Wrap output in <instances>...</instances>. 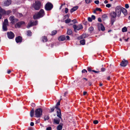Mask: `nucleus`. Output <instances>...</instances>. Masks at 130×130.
Returning a JSON list of instances; mask_svg holds the SVG:
<instances>
[{
	"label": "nucleus",
	"instance_id": "9b49d317",
	"mask_svg": "<svg viewBox=\"0 0 130 130\" xmlns=\"http://www.w3.org/2000/svg\"><path fill=\"white\" fill-rule=\"evenodd\" d=\"M25 24V22L24 21H21L17 23L15 25V27L16 28H20L21 25Z\"/></svg>",
	"mask_w": 130,
	"mask_h": 130
},
{
	"label": "nucleus",
	"instance_id": "f03ea898",
	"mask_svg": "<svg viewBox=\"0 0 130 130\" xmlns=\"http://www.w3.org/2000/svg\"><path fill=\"white\" fill-rule=\"evenodd\" d=\"M42 110L41 108L37 109L35 111V115L36 117L39 118L41 117L42 115Z\"/></svg>",
	"mask_w": 130,
	"mask_h": 130
},
{
	"label": "nucleus",
	"instance_id": "a18cd8bd",
	"mask_svg": "<svg viewBox=\"0 0 130 130\" xmlns=\"http://www.w3.org/2000/svg\"><path fill=\"white\" fill-rule=\"evenodd\" d=\"M94 3L96 4H98L99 3V1L98 0L95 1L94 2Z\"/></svg>",
	"mask_w": 130,
	"mask_h": 130
},
{
	"label": "nucleus",
	"instance_id": "6e6552de",
	"mask_svg": "<svg viewBox=\"0 0 130 130\" xmlns=\"http://www.w3.org/2000/svg\"><path fill=\"white\" fill-rule=\"evenodd\" d=\"M9 20L11 21V23L12 24H14L18 21V20L17 19H15L14 16L13 15H11L10 17Z\"/></svg>",
	"mask_w": 130,
	"mask_h": 130
},
{
	"label": "nucleus",
	"instance_id": "a878e982",
	"mask_svg": "<svg viewBox=\"0 0 130 130\" xmlns=\"http://www.w3.org/2000/svg\"><path fill=\"white\" fill-rule=\"evenodd\" d=\"M33 26L32 23H31V21L28 24V25L27 26V27L28 28H29L30 27Z\"/></svg>",
	"mask_w": 130,
	"mask_h": 130
},
{
	"label": "nucleus",
	"instance_id": "20e7f679",
	"mask_svg": "<svg viewBox=\"0 0 130 130\" xmlns=\"http://www.w3.org/2000/svg\"><path fill=\"white\" fill-rule=\"evenodd\" d=\"M8 25V20L7 19H5L3 24L2 28L3 31H6L7 30V27Z\"/></svg>",
	"mask_w": 130,
	"mask_h": 130
},
{
	"label": "nucleus",
	"instance_id": "4be33fe9",
	"mask_svg": "<svg viewBox=\"0 0 130 130\" xmlns=\"http://www.w3.org/2000/svg\"><path fill=\"white\" fill-rule=\"evenodd\" d=\"M122 11L124 15H126L127 14V10L124 8H122Z\"/></svg>",
	"mask_w": 130,
	"mask_h": 130
},
{
	"label": "nucleus",
	"instance_id": "4468645a",
	"mask_svg": "<svg viewBox=\"0 0 130 130\" xmlns=\"http://www.w3.org/2000/svg\"><path fill=\"white\" fill-rule=\"evenodd\" d=\"M11 0H7L4 2V6H8L11 4Z\"/></svg>",
	"mask_w": 130,
	"mask_h": 130
},
{
	"label": "nucleus",
	"instance_id": "69168bd1",
	"mask_svg": "<svg viewBox=\"0 0 130 130\" xmlns=\"http://www.w3.org/2000/svg\"><path fill=\"white\" fill-rule=\"evenodd\" d=\"M11 72V71L10 70H9L8 71L7 73L8 74H10V73Z\"/></svg>",
	"mask_w": 130,
	"mask_h": 130
},
{
	"label": "nucleus",
	"instance_id": "a211bd4d",
	"mask_svg": "<svg viewBox=\"0 0 130 130\" xmlns=\"http://www.w3.org/2000/svg\"><path fill=\"white\" fill-rule=\"evenodd\" d=\"M98 29L99 30H100L102 31H104L105 30V28L103 25L102 24H101L98 28Z\"/></svg>",
	"mask_w": 130,
	"mask_h": 130
},
{
	"label": "nucleus",
	"instance_id": "de8ad7c7",
	"mask_svg": "<svg viewBox=\"0 0 130 130\" xmlns=\"http://www.w3.org/2000/svg\"><path fill=\"white\" fill-rule=\"evenodd\" d=\"M17 15L18 16H19L20 17H21L23 15L21 13H18L17 14Z\"/></svg>",
	"mask_w": 130,
	"mask_h": 130
},
{
	"label": "nucleus",
	"instance_id": "f257e3e1",
	"mask_svg": "<svg viewBox=\"0 0 130 130\" xmlns=\"http://www.w3.org/2000/svg\"><path fill=\"white\" fill-rule=\"evenodd\" d=\"M44 14V10L43 9H41L38 14H36L34 16L33 18L34 19H36L42 17Z\"/></svg>",
	"mask_w": 130,
	"mask_h": 130
},
{
	"label": "nucleus",
	"instance_id": "052dcab7",
	"mask_svg": "<svg viewBox=\"0 0 130 130\" xmlns=\"http://www.w3.org/2000/svg\"><path fill=\"white\" fill-rule=\"evenodd\" d=\"M92 71L95 73H99V71H95L94 70H92Z\"/></svg>",
	"mask_w": 130,
	"mask_h": 130
},
{
	"label": "nucleus",
	"instance_id": "473e14b6",
	"mask_svg": "<svg viewBox=\"0 0 130 130\" xmlns=\"http://www.w3.org/2000/svg\"><path fill=\"white\" fill-rule=\"evenodd\" d=\"M31 23H32V25L34 26L37 25L38 24V22L37 21H35L33 22L31 21Z\"/></svg>",
	"mask_w": 130,
	"mask_h": 130
},
{
	"label": "nucleus",
	"instance_id": "e2e57ef3",
	"mask_svg": "<svg viewBox=\"0 0 130 130\" xmlns=\"http://www.w3.org/2000/svg\"><path fill=\"white\" fill-rule=\"evenodd\" d=\"M60 105V102L59 101L56 104V106H59Z\"/></svg>",
	"mask_w": 130,
	"mask_h": 130
},
{
	"label": "nucleus",
	"instance_id": "dca6fc26",
	"mask_svg": "<svg viewBox=\"0 0 130 130\" xmlns=\"http://www.w3.org/2000/svg\"><path fill=\"white\" fill-rule=\"evenodd\" d=\"M57 116L59 118L61 119V114L60 109H59L57 111Z\"/></svg>",
	"mask_w": 130,
	"mask_h": 130
},
{
	"label": "nucleus",
	"instance_id": "39448f33",
	"mask_svg": "<svg viewBox=\"0 0 130 130\" xmlns=\"http://www.w3.org/2000/svg\"><path fill=\"white\" fill-rule=\"evenodd\" d=\"M73 27L75 32H76L77 30H79L83 28L82 25L81 24H79L77 26L75 24L73 25Z\"/></svg>",
	"mask_w": 130,
	"mask_h": 130
},
{
	"label": "nucleus",
	"instance_id": "2f4dec72",
	"mask_svg": "<svg viewBox=\"0 0 130 130\" xmlns=\"http://www.w3.org/2000/svg\"><path fill=\"white\" fill-rule=\"evenodd\" d=\"M44 119L45 121L46 120H48L49 118V117L48 116H45L44 117Z\"/></svg>",
	"mask_w": 130,
	"mask_h": 130
},
{
	"label": "nucleus",
	"instance_id": "4d7b16f0",
	"mask_svg": "<svg viewBox=\"0 0 130 130\" xmlns=\"http://www.w3.org/2000/svg\"><path fill=\"white\" fill-rule=\"evenodd\" d=\"M34 125V123L33 122H31L30 123V125L31 126H32Z\"/></svg>",
	"mask_w": 130,
	"mask_h": 130
},
{
	"label": "nucleus",
	"instance_id": "ea45409f",
	"mask_svg": "<svg viewBox=\"0 0 130 130\" xmlns=\"http://www.w3.org/2000/svg\"><path fill=\"white\" fill-rule=\"evenodd\" d=\"M93 123L95 124H96L98 123V121L97 120H95L93 121Z\"/></svg>",
	"mask_w": 130,
	"mask_h": 130
},
{
	"label": "nucleus",
	"instance_id": "864d4df0",
	"mask_svg": "<svg viewBox=\"0 0 130 130\" xmlns=\"http://www.w3.org/2000/svg\"><path fill=\"white\" fill-rule=\"evenodd\" d=\"M66 39L68 40H70V37L69 36H66Z\"/></svg>",
	"mask_w": 130,
	"mask_h": 130
},
{
	"label": "nucleus",
	"instance_id": "f704fd0d",
	"mask_svg": "<svg viewBox=\"0 0 130 130\" xmlns=\"http://www.w3.org/2000/svg\"><path fill=\"white\" fill-rule=\"evenodd\" d=\"M31 32L30 31L28 30L27 31V35L30 36L31 35Z\"/></svg>",
	"mask_w": 130,
	"mask_h": 130
},
{
	"label": "nucleus",
	"instance_id": "9d476101",
	"mask_svg": "<svg viewBox=\"0 0 130 130\" xmlns=\"http://www.w3.org/2000/svg\"><path fill=\"white\" fill-rule=\"evenodd\" d=\"M7 34L8 37L10 39H12L14 37V34L11 31L7 32Z\"/></svg>",
	"mask_w": 130,
	"mask_h": 130
},
{
	"label": "nucleus",
	"instance_id": "f8f14e48",
	"mask_svg": "<svg viewBox=\"0 0 130 130\" xmlns=\"http://www.w3.org/2000/svg\"><path fill=\"white\" fill-rule=\"evenodd\" d=\"M60 120L59 118H55L53 119V123L57 124H58L59 123Z\"/></svg>",
	"mask_w": 130,
	"mask_h": 130
},
{
	"label": "nucleus",
	"instance_id": "3c124183",
	"mask_svg": "<svg viewBox=\"0 0 130 130\" xmlns=\"http://www.w3.org/2000/svg\"><path fill=\"white\" fill-rule=\"evenodd\" d=\"M129 7V5L127 4H126L125 5V7L126 8H128Z\"/></svg>",
	"mask_w": 130,
	"mask_h": 130
},
{
	"label": "nucleus",
	"instance_id": "0e129e2a",
	"mask_svg": "<svg viewBox=\"0 0 130 130\" xmlns=\"http://www.w3.org/2000/svg\"><path fill=\"white\" fill-rule=\"evenodd\" d=\"M87 93V92L85 91L83 92V95H85Z\"/></svg>",
	"mask_w": 130,
	"mask_h": 130
},
{
	"label": "nucleus",
	"instance_id": "cd10ccee",
	"mask_svg": "<svg viewBox=\"0 0 130 130\" xmlns=\"http://www.w3.org/2000/svg\"><path fill=\"white\" fill-rule=\"evenodd\" d=\"M71 22H72V23H70V25H72L73 24H74L77 23V22L75 19L72 20Z\"/></svg>",
	"mask_w": 130,
	"mask_h": 130
},
{
	"label": "nucleus",
	"instance_id": "0eeeda50",
	"mask_svg": "<svg viewBox=\"0 0 130 130\" xmlns=\"http://www.w3.org/2000/svg\"><path fill=\"white\" fill-rule=\"evenodd\" d=\"M53 7V5L51 3H47L45 5V9L46 10L49 11L51 10Z\"/></svg>",
	"mask_w": 130,
	"mask_h": 130
},
{
	"label": "nucleus",
	"instance_id": "5fc2aeb1",
	"mask_svg": "<svg viewBox=\"0 0 130 130\" xmlns=\"http://www.w3.org/2000/svg\"><path fill=\"white\" fill-rule=\"evenodd\" d=\"M87 69L90 72L92 71L91 68L89 67H88Z\"/></svg>",
	"mask_w": 130,
	"mask_h": 130
},
{
	"label": "nucleus",
	"instance_id": "680f3d73",
	"mask_svg": "<svg viewBox=\"0 0 130 130\" xmlns=\"http://www.w3.org/2000/svg\"><path fill=\"white\" fill-rule=\"evenodd\" d=\"M98 21L100 22H102V20L100 18H99L98 19Z\"/></svg>",
	"mask_w": 130,
	"mask_h": 130
},
{
	"label": "nucleus",
	"instance_id": "7c9ffc66",
	"mask_svg": "<svg viewBox=\"0 0 130 130\" xmlns=\"http://www.w3.org/2000/svg\"><path fill=\"white\" fill-rule=\"evenodd\" d=\"M57 33V31L56 30H54L52 32L51 35H53L56 34Z\"/></svg>",
	"mask_w": 130,
	"mask_h": 130
},
{
	"label": "nucleus",
	"instance_id": "c756f323",
	"mask_svg": "<svg viewBox=\"0 0 130 130\" xmlns=\"http://www.w3.org/2000/svg\"><path fill=\"white\" fill-rule=\"evenodd\" d=\"M80 43L83 45H84L85 43V41L84 39H83L80 41Z\"/></svg>",
	"mask_w": 130,
	"mask_h": 130
},
{
	"label": "nucleus",
	"instance_id": "09e8293b",
	"mask_svg": "<svg viewBox=\"0 0 130 130\" xmlns=\"http://www.w3.org/2000/svg\"><path fill=\"white\" fill-rule=\"evenodd\" d=\"M92 18V19H93V20H94L95 19V17L94 15H92L91 16V18Z\"/></svg>",
	"mask_w": 130,
	"mask_h": 130
},
{
	"label": "nucleus",
	"instance_id": "c03bdc74",
	"mask_svg": "<svg viewBox=\"0 0 130 130\" xmlns=\"http://www.w3.org/2000/svg\"><path fill=\"white\" fill-rule=\"evenodd\" d=\"M82 73H85V72H86V73H87V71L85 69H84L82 71Z\"/></svg>",
	"mask_w": 130,
	"mask_h": 130
},
{
	"label": "nucleus",
	"instance_id": "e433bc0d",
	"mask_svg": "<svg viewBox=\"0 0 130 130\" xmlns=\"http://www.w3.org/2000/svg\"><path fill=\"white\" fill-rule=\"evenodd\" d=\"M102 18L105 19L107 18V16L106 14H104L102 15Z\"/></svg>",
	"mask_w": 130,
	"mask_h": 130
},
{
	"label": "nucleus",
	"instance_id": "f3484780",
	"mask_svg": "<svg viewBox=\"0 0 130 130\" xmlns=\"http://www.w3.org/2000/svg\"><path fill=\"white\" fill-rule=\"evenodd\" d=\"M66 39V37L64 35H62L60 36L58 38L59 40L60 41H62Z\"/></svg>",
	"mask_w": 130,
	"mask_h": 130
},
{
	"label": "nucleus",
	"instance_id": "6ab92c4d",
	"mask_svg": "<svg viewBox=\"0 0 130 130\" xmlns=\"http://www.w3.org/2000/svg\"><path fill=\"white\" fill-rule=\"evenodd\" d=\"M5 10L0 6V13L2 15H5Z\"/></svg>",
	"mask_w": 130,
	"mask_h": 130
},
{
	"label": "nucleus",
	"instance_id": "393cba45",
	"mask_svg": "<svg viewBox=\"0 0 130 130\" xmlns=\"http://www.w3.org/2000/svg\"><path fill=\"white\" fill-rule=\"evenodd\" d=\"M11 10H7V11H5V15H8L11 12Z\"/></svg>",
	"mask_w": 130,
	"mask_h": 130
},
{
	"label": "nucleus",
	"instance_id": "774afa93",
	"mask_svg": "<svg viewBox=\"0 0 130 130\" xmlns=\"http://www.w3.org/2000/svg\"><path fill=\"white\" fill-rule=\"evenodd\" d=\"M65 17L66 18H68V15H66L65 16Z\"/></svg>",
	"mask_w": 130,
	"mask_h": 130
},
{
	"label": "nucleus",
	"instance_id": "58836bf2",
	"mask_svg": "<svg viewBox=\"0 0 130 130\" xmlns=\"http://www.w3.org/2000/svg\"><path fill=\"white\" fill-rule=\"evenodd\" d=\"M96 10L97 11H99L100 12H101L102 11V10L101 9L99 8H96Z\"/></svg>",
	"mask_w": 130,
	"mask_h": 130
},
{
	"label": "nucleus",
	"instance_id": "37998d69",
	"mask_svg": "<svg viewBox=\"0 0 130 130\" xmlns=\"http://www.w3.org/2000/svg\"><path fill=\"white\" fill-rule=\"evenodd\" d=\"M88 20L89 21L91 22L92 21V18L90 17H88Z\"/></svg>",
	"mask_w": 130,
	"mask_h": 130
},
{
	"label": "nucleus",
	"instance_id": "b1692460",
	"mask_svg": "<svg viewBox=\"0 0 130 130\" xmlns=\"http://www.w3.org/2000/svg\"><path fill=\"white\" fill-rule=\"evenodd\" d=\"M34 110L33 109H32L30 112V115L31 117H32L34 115Z\"/></svg>",
	"mask_w": 130,
	"mask_h": 130
},
{
	"label": "nucleus",
	"instance_id": "aec40b11",
	"mask_svg": "<svg viewBox=\"0 0 130 130\" xmlns=\"http://www.w3.org/2000/svg\"><path fill=\"white\" fill-rule=\"evenodd\" d=\"M62 125L63 124L62 123H60L58 125L57 127V130H61L62 128Z\"/></svg>",
	"mask_w": 130,
	"mask_h": 130
},
{
	"label": "nucleus",
	"instance_id": "7ed1b4c3",
	"mask_svg": "<svg viewBox=\"0 0 130 130\" xmlns=\"http://www.w3.org/2000/svg\"><path fill=\"white\" fill-rule=\"evenodd\" d=\"M41 5V3L39 1H36L32 5V7L36 10L39 9Z\"/></svg>",
	"mask_w": 130,
	"mask_h": 130
},
{
	"label": "nucleus",
	"instance_id": "ddd939ff",
	"mask_svg": "<svg viewBox=\"0 0 130 130\" xmlns=\"http://www.w3.org/2000/svg\"><path fill=\"white\" fill-rule=\"evenodd\" d=\"M110 16L112 18H115L117 15V14L116 12L115 11H112L110 13Z\"/></svg>",
	"mask_w": 130,
	"mask_h": 130
},
{
	"label": "nucleus",
	"instance_id": "603ef678",
	"mask_svg": "<svg viewBox=\"0 0 130 130\" xmlns=\"http://www.w3.org/2000/svg\"><path fill=\"white\" fill-rule=\"evenodd\" d=\"M55 108H56L57 110H58L59 109H60L57 106H55Z\"/></svg>",
	"mask_w": 130,
	"mask_h": 130
},
{
	"label": "nucleus",
	"instance_id": "79ce46f5",
	"mask_svg": "<svg viewBox=\"0 0 130 130\" xmlns=\"http://www.w3.org/2000/svg\"><path fill=\"white\" fill-rule=\"evenodd\" d=\"M106 6L108 8H109L111 6V5L110 4H107L106 5Z\"/></svg>",
	"mask_w": 130,
	"mask_h": 130
},
{
	"label": "nucleus",
	"instance_id": "49530a36",
	"mask_svg": "<svg viewBox=\"0 0 130 130\" xmlns=\"http://www.w3.org/2000/svg\"><path fill=\"white\" fill-rule=\"evenodd\" d=\"M123 39L124 40L125 42H127L128 41V39H129V38H128L127 39H125L124 37L123 38Z\"/></svg>",
	"mask_w": 130,
	"mask_h": 130
},
{
	"label": "nucleus",
	"instance_id": "5701e85b",
	"mask_svg": "<svg viewBox=\"0 0 130 130\" xmlns=\"http://www.w3.org/2000/svg\"><path fill=\"white\" fill-rule=\"evenodd\" d=\"M72 33V30L69 29H68L67 32V34L68 35H70Z\"/></svg>",
	"mask_w": 130,
	"mask_h": 130
},
{
	"label": "nucleus",
	"instance_id": "bf43d9fd",
	"mask_svg": "<svg viewBox=\"0 0 130 130\" xmlns=\"http://www.w3.org/2000/svg\"><path fill=\"white\" fill-rule=\"evenodd\" d=\"M105 70V69L104 68H102L101 69V71L102 72L104 71Z\"/></svg>",
	"mask_w": 130,
	"mask_h": 130
},
{
	"label": "nucleus",
	"instance_id": "8fccbe9b",
	"mask_svg": "<svg viewBox=\"0 0 130 130\" xmlns=\"http://www.w3.org/2000/svg\"><path fill=\"white\" fill-rule=\"evenodd\" d=\"M52 128L51 127H49L47 128L46 129V130H51Z\"/></svg>",
	"mask_w": 130,
	"mask_h": 130
},
{
	"label": "nucleus",
	"instance_id": "423d86ee",
	"mask_svg": "<svg viewBox=\"0 0 130 130\" xmlns=\"http://www.w3.org/2000/svg\"><path fill=\"white\" fill-rule=\"evenodd\" d=\"M115 11L117 16L119 17L120 16L122 11V8L120 6H117L116 8Z\"/></svg>",
	"mask_w": 130,
	"mask_h": 130
},
{
	"label": "nucleus",
	"instance_id": "72a5a7b5",
	"mask_svg": "<svg viewBox=\"0 0 130 130\" xmlns=\"http://www.w3.org/2000/svg\"><path fill=\"white\" fill-rule=\"evenodd\" d=\"M127 30V28L125 27H124L122 28V31L123 32H126Z\"/></svg>",
	"mask_w": 130,
	"mask_h": 130
},
{
	"label": "nucleus",
	"instance_id": "c9c22d12",
	"mask_svg": "<svg viewBox=\"0 0 130 130\" xmlns=\"http://www.w3.org/2000/svg\"><path fill=\"white\" fill-rule=\"evenodd\" d=\"M71 21L70 19H67L65 20V22L66 23H68L70 22Z\"/></svg>",
	"mask_w": 130,
	"mask_h": 130
},
{
	"label": "nucleus",
	"instance_id": "4c0bfd02",
	"mask_svg": "<svg viewBox=\"0 0 130 130\" xmlns=\"http://www.w3.org/2000/svg\"><path fill=\"white\" fill-rule=\"evenodd\" d=\"M88 29L90 31H92L93 30V28L92 27H90Z\"/></svg>",
	"mask_w": 130,
	"mask_h": 130
},
{
	"label": "nucleus",
	"instance_id": "a19ab883",
	"mask_svg": "<svg viewBox=\"0 0 130 130\" xmlns=\"http://www.w3.org/2000/svg\"><path fill=\"white\" fill-rule=\"evenodd\" d=\"M85 2L86 3L88 4L91 2L90 0H85Z\"/></svg>",
	"mask_w": 130,
	"mask_h": 130
},
{
	"label": "nucleus",
	"instance_id": "338daca9",
	"mask_svg": "<svg viewBox=\"0 0 130 130\" xmlns=\"http://www.w3.org/2000/svg\"><path fill=\"white\" fill-rule=\"evenodd\" d=\"M108 3V1H107V0H105V1H104V3H105V4H107V3Z\"/></svg>",
	"mask_w": 130,
	"mask_h": 130
},
{
	"label": "nucleus",
	"instance_id": "bb28decb",
	"mask_svg": "<svg viewBox=\"0 0 130 130\" xmlns=\"http://www.w3.org/2000/svg\"><path fill=\"white\" fill-rule=\"evenodd\" d=\"M115 18H111V23L112 25H113V23L115 21Z\"/></svg>",
	"mask_w": 130,
	"mask_h": 130
},
{
	"label": "nucleus",
	"instance_id": "c85d7f7f",
	"mask_svg": "<svg viewBox=\"0 0 130 130\" xmlns=\"http://www.w3.org/2000/svg\"><path fill=\"white\" fill-rule=\"evenodd\" d=\"M42 40L43 42H45L47 41V39L46 37L44 36L42 38Z\"/></svg>",
	"mask_w": 130,
	"mask_h": 130
},
{
	"label": "nucleus",
	"instance_id": "2eb2a0df",
	"mask_svg": "<svg viewBox=\"0 0 130 130\" xmlns=\"http://www.w3.org/2000/svg\"><path fill=\"white\" fill-rule=\"evenodd\" d=\"M15 40L17 43L21 42L22 41V38L20 36H18L16 38Z\"/></svg>",
	"mask_w": 130,
	"mask_h": 130
},
{
	"label": "nucleus",
	"instance_id": "6e6d98bb",
	"mask_svg": "<svg viewBox=\"0 0 130 130\" xmlns=\"http://www.w3.org/2000/svg\"><path fill=\"white\" fill-rule=\"evenodd\" d=\"M68 10L67 8H65V12L67 13L68 12Z\"/></svg>",
	"mask_w": 130,
	"mask_h": 130
},
{
	"label": "nucleus",
	"instance_id": "412c9836",
	"mask_svg": "<svg viewBox=\"0 0 130 130\" xmlns=\"http://www.w3.org/2000/svg\"><path fill=\"white\" fill-rule=\"evenodd\" d=\"M78 8V6H76L71 9L70 10V12L71 13L75 11Z\"/></svg>",
	"mask_w": 130,
	"mask_h": 130
},
{
	"label": "nucleus",
	"instance_id": "1a4fd4ad",
	"mask_svg": "<svg viewBox=\"0 0 130 130\" xmlns=\"http://www.w3.org/2000/svg\"><path fill=\"white\" fill-rule=\"evenodd\" d=\"M128 63V61L127 60L124 59L122 61L120 65L121 66L125 67L126 66Z\"/></svg>",
	"mask_w": 130,
	"mask_h": 130
},
{
	"label": "nucleus",
	"instance_id": "13d9d810",
	"mask_svg": "<svg viewBox=\"0 0 130 130\" xmlns=\"http://www.w3.org/2000/svg\"><path fill=\"white\" fill-rule=\"evenodd\" d=\"M54 110V108H51L50 112H53Z\"/></svg>",
	"mask_w": 130,
	"mask_h": 130
}]
</instances>
